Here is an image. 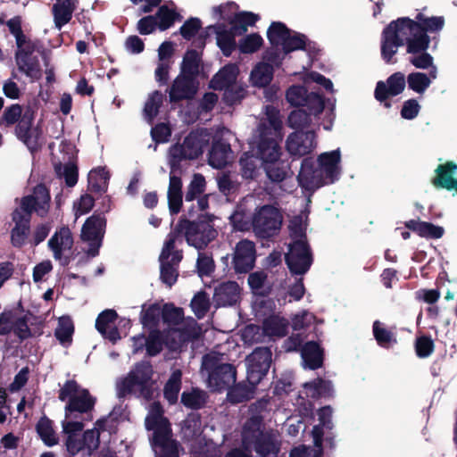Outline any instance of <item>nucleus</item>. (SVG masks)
I'll use <instances>...</instances> for the list:
<instances>
[{
    "mask_svg": "<svg viewBox=\"0 0 457 457\" xmlns=\"http://www.w3.org/2000/svg\"><path fill=\"white\" fill-rule=\"evenodd\" d=\"M302 358L304 367L315 370L322 364L323 352L317 343L309 342L302 349Z\"/></svg>",
    "mask_w": 457,
    "mask_h": 457,
    "instance_id": "nucleus-40",
    "label": "nucleus"
},
{
    "mask_svg": "<svg viewBox=\"0 0 457 457\" xmlns=\"http://www.w3.org/2000/svg\"><path fill=\"white\" fill-rule=\"evenodd\" d=\"M281 216L278 211L271 205L257 208L252 217V227L259 237H266L279 229Z\"/></svg>",
    "mask_w": 457,
    "mask_h": 457,
    "instance_id": "nucleus-17",
    "label": "nucleus"
},
{
    "mask_svg": "<svg viewBox=\"0 0 457 457\" xmlns=\"http://www.w3.org/2000/svg\"><path fill=\"white\" fill-rule=\"evenodd\" d=\"M73 245L71 233L68 228H62L49 239L48 246L56 260H62V255L71 250Z\"/></svg>",
    "mask_w": 457,
    "mask_h": 457,
    "instance_id": "nucleus-28",
    "label": "nucleus"
},
{
    "mask_svg": "<svg viewBox=\"0 0 457 457\" xmlns=\"http://www.w3.org/2000/svg\"><path fill=\"white\" fill-rule=\"evenodd\" d=\"M145 427L154 431V448L158 457H179V445L170 437V424L162 416L159 403H153L150 405Z\"/></svg>",
    "mask_w": 457,
    "mask_h": 457,
    "instance_id": "nucleus-6",
    "label": "nucleus"
},
{
    "mask_svg": "<svg viewBox=\"0 0 457 457\" xmlns=\"http://www.w3.org/2000/svg\"><path fill=\"white\" fill-rule=\"evenodd\" d=\"M456 172L457 164L453 161H446L436 168L431 184L436 189L454 191V194L457 195V179L454 177Z\"/></svg>",
    "mask_w": 457,
    "mask_h": 457,
    "instance_id": "nucleus-24",
    "label": "nucleus"
},
{
    "mask_svg": "<svg viewBox=\"0 0 457 457\" xmlns=\"http://www.w3.org/2000/svg\"><path fill=\"white\" fill-rule=\"evenodd\" d=\"M18 68L31 80H37L41 77V71L36 56L16 54Z\"/></svg>",
    "mask_w": 457,
    "mask_h": 457,
    "instance_id": "nucleus-41",
    "label": "nucleus"
},
{
    "mask_svg": "<svg viewBox=\"0 0 457 457\" xmlns=\"http://www.w3.org/2000/svg\"><path fill=\"white\" fill-rule=\"evenodd\" d=\"M175 237L174 234L168 236L159 258L161 262V278L169 287H171L177 281L178 271L176 265L179 264L182 258L181 253L174 250Z\"/></svg>",
    "mask_w": 457,
    "mask_h": 457,
    "instance_id": "nucleus-15",
    "label": "nucleus"
},
{
    "mask_svg": "<svg viewBox=\"0 0 457 457\" xmlns=\"http://www.w3.org/2000/svg\"><path fill=\"white\" fill-rule=\"evenodd\" d=\"M271 362V352L269 348L255 349L246 358L247 381L253 387L266 375Z\"/></svg>",
    "mask_w": 457,
    "mask_h": 457,
    "instance_id": "nucleus-20",
    "label": "nucleus"
},
{
    "mask_svg": "<svg viewBox=\"0 0 457 457\" xmlns=\"http://www.w3.org/2000/svg\"><path fill=\"white\" fill-rule=\"evenodd\" d=\"M333 385L330 381L317 378L312 382L305 383L301 396L304 395L306 397H328L333 395Z\"/></svg>",
    "mask_w": 457,
    "mask_h": 457,
    "instance_id": "nucleus-37",
    "label": "nucleus"
},
{
    "mask_svg": "<svg viewBox=\"0 0 457 457\" xmlns=\"http://www.w3.org/2000/svg\"><path fill=\"white\" fill-rule=\"evenodd\" d=\"M205 189V179L201 174H195L191 180L187 192L186 194V201H193L197 195L204 193Z\"/></svg>",
    "mask_w": 457,
    "mask_h": 457,
    "instance_id": "nucleus-61",
    "label": "nucleus"
},
{
    "mask_svg": "<svg viewBox=\"0 0 457 457\" xmlns=\"http://www.w3.org/2000/svg\"><path fill=\"white\" fill-rule=\"evenodd\" d=\"M181 384V372L177 370L172 372L164 387V396L170 403L178 400Z\"/></svg>",
    "mask_w": 457,
    "mask_h": 457,
    "instance_id": "nucleus-55",
    "label": "nucleus"
},
{
    "mask_svg": "<svg viewBox=\"0 0 457 457\" xmlns=\"http://www.w3.org/2000/svg\"><path fill=\"white\" fill-rule=\"evenodd\" d=\"M263 59L266 62L257 63L250 74V82L254 87H264L270 83L273 78V65L279 66L283 56L270 50L266 52Z\"/></svg>",
    "mask_w": 457,
    "mask_h": 457,
    "instance_id": "nucleus-21",
    "label": "nucleus"
},
{
    "mask_svg": "<svg viewBox=\"0 0 457 457\" xmlns=\"http://www.w3.org/2000/svg\"><path fill=\"white\" fill-rule=\"evenodd\" d=\"M286 97L292 105L307 107L314 116L320 113L324 108L323 98L316 93L307 94L303 87H290L287 91Z\"/></svg>",
    "mask_w": 457,
    "mask_h": 457,
    "instance_id": "nucleus-22",
    "label": "nucleus"
},
{
    "mask_svg": "<svg viewBox=\"0 0 457 457\" xmlns=\"http://www.w3.org/2000/svg\"><path fill=\"white\" fill-rule=\"evenodd\" d=\"M163 322L170 327V331L165 337V344L172 350L177 349L180 344L191 337H196L197 333L193 334L182 331L180 321L183 320V312L180 308H176L171 304H165L162 309Z\"/></svg>",
    "mask_w": 457,
    "mask_h": 457,
    "instance_id": "nucleus-13",
    "label": "nucleus"
},
{
    "mask_svg": "<svg viewBox=\"0 0 457 457\" xmlns=\"http://www.w3.org/2000/svg\"><path fill=\"white\" fill-rule=\"evenodd\" d=\"M432 79L429 73L425 74L417 71L408 75L407 83L411 90L416 94L422 95L430 86Z\"/></svg>",
    "mask_w": 457,
    "mask_h": 457,
    "instance_id": "nucleus-51",
    "label": "nucleus"
},
{
    "mask_svg": "<svg viewBox=\"0 0 457 457\" xmlns=\"http://www.w3.org/2000/svg\"><path fill=\"white\" fill-rule=\"evenodd\" d=\"M405 227L419 235L420 237L426 238H441L445 235L444 227L435 225L431 222L420 221L416 220H411L405 222Z\"/></svg>",
    "mask_w": 457,
    "mask_h": 457,
    "instance_id": "nucleus-33",
    "label": "nucleus"
},
{
    "mask_svg": "<svg viewBox=\"0 0 457 457\" xmlns=\"http://www.w3.org/2000/svg\"><path fill=\"white\" fill-rule=\"evenodd\" d=\"M105 227V220L100 215L88 218L81 229V239L87 245L86 253L89 258L99 253Z\"/></svg>",
    "mask_w": 457,
    "mask_h": 457,
    "instance_id": "nucleus-18",
    "label": "nucleus"
},
{
    "mask_svg": "<svg viewBox=\"0 0 457 457\" xmlns=\"http://www.w3.org/2000/svg\"><path fill=\"white\" fill-rule=\"evenodd\" d=\"M76 8L75 0H62L57 2L53 6L54 21L55 27L60 29L63 25L68 23L72 16V12Z\"/></svg>",
    "mask_w": 457,
    "mask_h": 457,
    "instance_id": "nucleus-38",
    "label": "nucleus"
},
{
    "mask_svg": "<svg viewBox=\"0 0 457 457\" xmlns=\"http://www.w3.org/2000/svg\"><path fill=\"white\" fill-rule=\"evenodd\" d=\"M178 229L184 234L187 244L198 250L204 248L217 235L216 230L208 221L195 223L182 220L178 225Z\"/></svg>",
    "mask_w": 457,
    "mask_h": 457,
    "instance_id": "nucleus-14",
    "label": "nucleus"
},
{
    "mask_svg": "<svg viewBox=\"0 0 457 457\" xmlns=\"http://www.w3.org/2000/svg\"><path fill=\"white\" fill-rule=\"evenodd\" d=\"M182 182L179 177L170 175L168 188V203L170 211L173 213L179 212L182 205Z\"/></svg>",
    "mask_w": 457,
    "mask_h": 457,
    "instance_id": "nucleus-42",
    "label": "nucleus"
},
{
    "mask_svg": "<svg viewBox=\"0 0 457 457\" xmlns=\"http://www.w3.org/2000/svg\"><path fill=\"white\" fill-rule=\"evenodd\" d=\"M154 370L148 361L136 364L127 376L120 378L116 383L119 397L134 395L137 397L149 399L153 395Z\"/></svg>",
    "mask_w": 457,
    "mask_h": 457,
    "instance_id": "nucleus-7",
    "label": "nucleus"
},
{
    "mask_svg": "<svg viewBox=\"0 0 457 457\" xmlns=\"http://www.w3.org/2000/svg\"><path fill=\"white\" fill-rule=\"evenodd\" d=\"M62 430L67 435L66 447L68 452L75 455L84 448L83 440L79 438L77 433L83 429V424L79 420H62Z\"/></svg>",
    "mask_w": 457,
    "mask_h": 457,
    "instance_id": "nucleus-29",
    "label": "nucleus"
},
{
    "mask_svg": "<svg viewBox=\"0 0 457 457\" xmlns=\"http://www.w3.org/2000/svg\"><path fill=\"white\" fill-rule=\"evenodd\" d=\"M290 31L283 23L273 22L268 29L267 36L274 47H281L283 49Z\"/></svg>",
    "mask_w": 457,
    "mask_h": 457,
    "instance_id": "nucleus-48",
    "label": "nucleus"
},
{
    "mask_svg": "<svg viewBox=\"0 0 457 457\" xmlns=\"http://www.w3.org/2000/svg\"><path fill=\"white\" fill-rule=\"evenodd\" d=\"M311 112L308 114L303 110L293 111L288 117V125L293 129L304 128L311 123Z\"/></svg>",
    "mask_w": 457,
    "mask_h": 457,
    "instance_id": "nucleus-63",
    "label": "nucleus"
},
{
    "mask_svg": "<svg viewBox=\"0 0 457 457\" xmlns=\"http://www.w3.org/2000/svg\"><path fill=\"white\" fill-rule=\"evenodd\" d=\"M409 62L416 69L429 70V75L432 79L437 77V68L434 65V57L427 51L410 53Z\"/></svg>",
    "mask_w": 457,
    "mask_h": 457,
    "instance_id": "nucleus-43",
    "label": "nucleus"
},
{
    "mask_svg": "<svg viewBox=\"0 0 457 457\" xmlns=\"http://www.w3.org/2000/svg\"><path fill=\"white\" fill-rule=\"evenodd\" d=\"M200 62L201 57L197 51H187L183 59L181 74L193 79L200 72Z\"/></svg>",
    "mask_w": 457,
    "mask_h": 457,
    "instance_id": "nucleus-46",
    "label": "nucleus"
},
{
    "mask_svg": "<svg viewBox=\"0 0 457 457\" xmlns=\"http://www.w3.org/2000/svg\"><path fill=\"white\" fill-rule=\"evenodd\" d=\"M240 296V288L236 282L228 281L220 285L214 293V301L220 306L232 305Z\"/></svg>",
    "mask_w": 457,
    "mask_h": 457,
    "instance_id": "nucleus-32",
    "label": "nucleus"
},
{
    "mask_svg": "<svg viewBox=\"0 0 457 457\" xmlns=\"http://www.w3.org/2000/svg\"><path fill=\"white\" fill-rule=\"evenodd\" d=\"M414 22H418L421 29L427 34L439 33L445 27V19L444 16H431L427 17L423 13L419 12L416 18L413 19Z\"/></svg>",
    "mask_w": 457,
    "mask_h": 457,
    "instance_id": "nucleus-45",
    "label": "nucleus"
},
{
    "mask_svg": "<svg viewBox=\"0 0 457 457\" xmlns=\"http://www.w3.org/2000/svg\"><path fill=\"white\" fill-rule=\"evenodd\" d=\"M305 43L306 39L303 35H301L295 31L291 30L282 49L284 54L293 51L303 49L305 46Z\"/></svg>",
    "mask_w": 457,
    "mask_h": 457,
    "instance_id": "nucleus-60",
    "label": "nucleus"
},
{
    "mask_svg": "<svg viewBox=\"0 0 457 457\" xmlns=\"http://www.w3.org/2000/svg\"><path fill=\"white\" fill-rule=\"evenodd\" d=\"M317 145L316 135L313 131H296L291 133L286 141V149L295 157H302L311 154Z\"/></svg>",
    "mask_w": 457,
    "mask_h": 457,
    "instance_id": "nucleus-23",
    "label": "nucleus"
},
{
    "mask_svg": "<svg viewBox=\"0 0 457 457\" xmlns=\"http://www.w3.org/2000/svg\"><path fill=\"white\" fill-rule=\"evenodd\" d=\"M73 323L69 317H61L58 320V326L55 328V337L61 342V344L66 345L71 341V336L73 334Z\"/></svg>",
    "mask_w": 457,
    "mask_h": 457,
    "instance_id": "nucleus-56",
    "label": "nucleus"
},
{
    "mask_svg": "<svg viewBox=\"0 0 457 457\" xmlns=\"http://www.w3.org/2000/svg\"><path fill=\"white\" fill-rule=\"evenodd\" d=\"M104 430H108L110 433L114 431L113 418L112 416L97 420L94 429L87 430L84 433V447H87L89 452L96 449L99 444L100 432H104Z\"/></svg>",
    "mask_w": 457,
    "mask_h": 457,
    "instance_id": "nucleus-31",
    "label": "nucleus"
},
{
    "mask_svg": "<svg viewBox=\"0 0 457 457\" xmlns=\"http://www.w3.org/2000/svg\"><path fill=\"white\" fill-rule=\"evenodd\" d=\"M203 370L209 373V386L217 391L229 388L235 384L236 370L234 367L228 363L215 365V357L208 354L203 358Z\"/></svg>",
    "mask_w": 457,
    "mask_h": 457,
    "instance_id": "nucleus-12",
    "label": "nucleus"
},
{
    "mask_svg": "<svg viewBox=\"0 0 457 457\" xmlns=\"http://www.w3.org/2000/svg\"><path fill=\"white\" fill-rule=\"evenodd\" d=\"M34 112L27 108L22 112L21 106L15 104L6 108L2 116V122L7 126L18 122L15 129L16 136L21 140L30 151H34L39 145V132L32 129Z\"/></svg>",
    "mask_w": 457,
    "mask_h": 457,
    "instance_id": "nucleus-8",
    "label": "nucleus"
},
{
    "mask_svg": "<svg viewBox=\"0 0 457 457\" xmlns=\"http://www.w3.org/2000/svg\"><path fill=\"white\" fill-rule=\"evenodd\" d=\"M373 335L378 344L382 347L389 348L397 343L395 334L388 330L385 324L378 320L373 323Z\"/></svg>",
    "mask_w": 457,
    "mask_h": 457,
    "instance_id": "nucleus-49",
    "label": "nucleus"
},
{
    "mask_svg": "<svg viewBox=\"0 0 457 457\" xmlns=\"http://www.w3.org/2000/svg\"><path fill=\"white\" fill-rule=\"evenodd\" d=\"M63 162V164L62 162L54 164L55 171L60 177L64 178L69 187H73L78 179L77 167L71 161Z\"/></svg>",
    "mask_w": 457,
    "mask_h": 457,
    "instance_id": "nucleus-57",
    "label": "nucleus"
},
{
    "mask_svg": "<svg viewBox=\"0 0 457 457\" xmlns=\"http://www.w3.org/2000/svg\"><path fill=\"white\" fill-rule=\"evenodd\" d=\"M59 397L62 401H68L63 420H79L78 414L89 411L95 404V400L89 395L88 391L80 388L74 381H69L64 385Z\"/></svg>",
    "mask_w": 457,
    "mask_h": 457,
    "instance_id": "nucleus-9",
    "label": "nucleus"
},
{
    "mask_svg": "<svg viewBox=\"0 0 457 457\" xmlns=\"http://www.w3.org/2000/svg\"><path fill=\"white\" fill-rule=\"evenodd\" d=\"M238 73L237 64H228L211 81L212 88L225 90L224 98L228 104H233L244 97V89L237 83Z\"/></svg>",
    "mask_w": 457,
    "mask_h": 457,
    "instance_id": "nucleus-11",
    "label": "nucleus"
},
{
    "mask_svg": "<svg viewBox=\"0 0 457 457\" xmlns=\"http://www.w3.org/2000/svg\"><path fill=\"white\" fill-rule=\"evenodd\" d=\"M414 348H416V354L418 357L426 358L434 352L435 344L429 337L421 336L416 338Z\"/></svg>",
    "mask_w": 457,
    "mask_h": 457,
    "instance_id": "nucleus-62",
    "label": "nucleus"
},
{
    "mask_svg": "<svg viewBox=\"0 0 457 457\" xmlns=\"http://www.w3.org/2000/svg\"><path fill=\"white\" fill-rule=\"evenodd\" d=\"M255 246L252 241L242 240L236 245L233 265L235 270L239 273H245L252 270L255 263Z\"/></svg>",
    "mask_w": 457,
    "mask_h": 457,
    "instance_id": "nucleus-25",
    "label": "nucleus"
},
{
    "mask_svg": "<svg viewBox=\"0 0 457 457\" xmlns=\"http://www.w3.org/2000/svg\"><path fill=\"white\" fill-rule=\"evenodd\" d=\"M163 102V95L159 91H154L149 94L144 107V118L148 122H152L157 116L159 109Z\"/></svg>",
    "mask_w": 457,
    "mask_h": 457,
    "instance_id": "nucleus-50",
    "label": "nucleus"
},
{
    "mask_svg": "<svg viewBox=\"0 0 457 457\" xmlns=\"http://www.w3.org/2000/svg\"><path fill=\"white\" fill-rule=\"evenodd\" d=\"M230 155V148L228 144L215 142L209 154V164L216 169L224 167Z\"/></svg>",
    "mask_w": 457,
    "mask_h": 457,
    "instance_id": "nucleus-44",
    "label": "nucleus"
},
{
    "mask_svg": "<svg viewBox=\"0 0 457 457\" xmlns=\"http://www.w3.org/2000/svg\"><path fill=\"white\" fill-rule=\"evenodd\" d=\"M212 138L206 130H197L190 133L181 145H174L169 152V162L172 170L182 159H195L202 154L204 148Z\"/></svg>",
    "mask_w": 457,
    "mask_h": 457,
    "instance_id": "nucleus-10",
    "label": "nucleus"
},
{
    "mask_svg": "<svg viewBox=\"0 0 457 457\" xmlns=\"http://www.w3.org/2000/svg\"><path fill=\"white\" fill-rule=\"evenodd\" d=\"M312 436L313 438V446L307 447L305 445H300L295 447L290 453V457H321L323 432L319 427H313Z\"/></svg>",
    "mask_w": 457,
    "mask_h": 457,
    "instance_id": "nucleus-34",
    "label": "nucleus"
},
{
    "mask_svg": "<svg viewBox=\"0 0 457 457\" xmlns=\"http://www.w3.org/2000/svg\"><path fill=\"white\" fill-rule=\"evenodd\" d=\"M109 174L104 168H96L88 174V184L95 192H104L107 188Z\"/></svg>",
    "mask_w": 457,
    "mask_h": 457,
    "instance_id": "nucleus-53",
    "label": "nucleus"
},
{
    "mask_svg": "<svg viewBox=\"0 0 457 457\" xmlns=\"http://www.w3.org/2000/svg\"><path fill=\"white\" fill-rule=\"evenodd\" d=\"M258 16L250 12H237L231 21V29L237 34H242L247 30L249 27L254 25Z\"/></svg>",
    "mask_w": 457,
    "mask_h": 457,
    "instance_id": "nucleus-47",
    "label": "nucleus"
},
{
    "mask_svg": "<svg viewBox=\"0 0 457 457\" xmlns=\"http://www.w3.org/2000/svg\"><path fill=\"white\" fill-rule=\"evenodd\" d=\"M49 201L48 190L42 185L37 186L31 195L21 199L20 208L16 209L12 214V220L15 223L12 230L13 245L21 246L25 243L31 212H35L41 217L45 216L49 209Z\"/></svg>",
    "mask_w": 457,
    "mask_h": 457,
    "instance_id": "nucleus-3",
    "label": "nucleus"
},
{
    "mask_svg": "<svg viewBox=\"0 0 457 457\" xmlns=\"http://www.w3.org/2000/svg\"><path fill=\"white\" fill-rule=\"evenodd\" d=\"M341 161L339 148L320 154L315 168L310 159H304L298 174L299 185L303 189L313 192L321 187L334 184L341 177Z\"/></svg>",
    "mask_w": 457,
    "mask_h": 457,
    "instance_id": "nucleus-2",
    "label": "nucleus"
},
{
    "mask_svg": "<svg viewBox=\"0 0 457 457\" xmlns=\"http://www.w3.org/2000/svg\"><path fill=\"white\" fill-rule=\"evenodd\" d=\"M238 6L234 2H226L212 7L210 11L211 17L215 21L216 24L228 23L231 24Z\"/></svg>",
    "mask_w": 457,
    "mask_h": 457,
    "instance_id": "nucleus-39",
    "label": "nucleus"
},
{
    "mask_svg": "<svg viewBox=\"0 0 457 457\" xmlns=\"http://www.w3.org/2000/svg\"><path fill=\"white\" fill-rule=\"evenodd\" d=\"M181 402L186 407L198 409L205 402V393L198 389L184 392L181 395Z\"/></svg>",
    "mask_w": 457,
    "mask_h": 457,
    "instance_id": "nucleus-59",
    "label": "nucleus"
},
{
    "mask_svg": "<svg viewBox=\"0 0 457 457\" xmlns=\"http://www.w3.org/2000/svg\"><path fill=\"white\" fill-rule=\"evenodd\" d=\"M129 320H119L116 312L110 309L102 312L96 321L97 331L112 343H116L122 336H126L127 331H122L121 328H129Z\"/></svg>",
    "mask_w": 457,
    "mask_h": 457,
    "instance_id": "nucleus-16",
    "label": "nucleus"
},
{
    "mask_svg": "<svg viewBox=\"0 0 457 457\" xmlns=\"http://www.w3.org/2000/svg\"><path fill=\"white\" fill-rule=\"evenodd\" d=\"M162 311L158 304L144 305L141 312V322L144 327L152 328L160 320Z\"/></svg>",
    "mask_w": 457,
    "mask_h": 457,
    "instance_id": "nucleus-58",
    "label": "nucleus"
},
{
    "mask_svg": "<svg viewBox=\"0 0 457 457\" xmlns=\"http://www.w3.org/2000/svg\"><path fill=\"white\" fill-rule=\"evenodd\" d=\"M399 20L392 21L383 32L382 56L386 62H395L394 55L397 54L399 48Z\"/></svg>",
    "mask_w": 457,
    "mask_h": 457,
    "instance_id": "nucleus-26",
    "label": "nucleus"
},
{
    "mask_svg": "<svg viewBox=\"0 0 457 457\" xmlns=\"http://www.w3.org/2000/svg\"><path fill=\"white\" fill-rule=\"evenodd\" d=\"M399 93L400 76L398 73H395L387 79L386 84L381 81L377 84L375 96L380 102L385 101V106L389 107L390 104L386 100L397 96Z\"/></svg>",
    "mask_w": 457,
    "mask_h": 457,
    "instance_id": "nucleus-35",
    "label": "nucleus"
},
{
    "mask_svg": "<svg viewBox=\"0 0 457 457\" xmlns=\"http://www.w3.org/2000/svg\"><path fill=\"white\" fill-rule=\"evenodd\" d=\"M262 45V37L257 33H251L238 41L237 48L242 54H251L259 51Z\"/></svg>",
    "mask_w": 457,
    "mask_h": 457,
    "instance_id": "nucleus-52",
    "label": "nucleus"
},
{
    "mask_svg": "<svg viewBox=\"0 0 457 457\" xmlns=\"http://www.w3.org/2000/svg\"><path fill=\"white\" fill-rule=\"evenodd\" d=\"M287 320L279 315H271L268 317L264 320L262 326L264 336L271 339L285 337L287 335Z\"/></svg>",
    "mask_w": 457,
    "mask_h": 457,
    "instance_id": "nucleus-36",
    "label": "nucleus"
},
{
    "mask_svg": "<svg viewBox=\"0 0 457 457\" xmlns=\"http://www.w3.org/2000/svg\"><path fill=\"white\" fill-rule=\"evenodd\" d=\"M209 298L203 292L196 294L191 301V308L198 318L204 316L209 309Z\"/></svg>",
    "mask_w": 457,
    "mask_h": 457,
    "instance_id": "nucleus-64",
    "label": "nucleus"
},
{
    "mask_svg": "<svg viewBox=\"0 0 457 457\" xmlns=\"http://www.w3.org/2000/svg\"><path fill=\"white\" fill-rule=\"evenodd\" d=\"M209 33H215L218 46L226 56H229L237 46L235 40V33L231 29L228 30L226 25L215 24L207 28Z\"/></svg>",
    "mask_w": 457,
    "mask_h": 457,
    "instance_id": "nucleus-27",
    "label": "nucleus"
},
{
    "mask_svg": "<svg viewBox=\"0 0 457 457\" xmlns=\"http://www.w3.org/2000/svg\"><path fill=\"white\" fill-rule=\"evenodd\" d=\"M196 85L192 78L180 74L174 80L170 90V101H179L192 97L196 92Z\"/></svg>",
    "mask_w": 457,
    "mask_h": 457,
    "instance_id": "nucleus-30",
    "label": "nucleus"
},
{
    "mask_svg": "<svg viewBox=\"0 0 457 457\" xmlns=\"http://www.w3.org/2000/svg\"><path fill=\"white\" fill-rule=\"evenodd\" d=\"M281 129L282 121L278 111L272 106H266L253 144L257 147L267 176L275 182L282 181L288 173L287 165L280 160L278 143L282 138Z\"/></svg>",
    "mask_w": 457,
    "mask_h": 457,
    "instance_id": "nucleus-1",
    "label": "nucleus"
},
{
    "mask_svg": "<svg viewBox=\"0 0 457 457\" xmlns=\"http://www.w3.org/2000/svg\"><path fill=\"white\" fill-rule=\"evenodd\" d=\"M37 430L47 446L55 445L58 443V437L54 431L52 421L47 418H41L37 423Z\"/></svg>",
    "mask_w": 457,
    "mask_h": 457,
    "instance_id": "nucleus-54",
    "label": "nucleus"
},
{
    "mask_svg": "<svg viewBox=\"0 0 457 457\" xmlns=\"http://www.w3.org/2000/svg\"><path fill=\"white\" fill-rule=\"evenodd\" d=\"M402 34L406 36L405 45L408 53L427 51L431 37L427 35L418 22L410 17H402Z\"/></svg>",
    "mask_w": 457,
    "mask_h": 457,
    "instance_id": "nucleus-19",
    "label": "nucleus"
},
{
    "mask_svg": "<svg viewBox=\"0 0 457 457\" xmlns=\"http://www.w3.org/2000/svg\"><path fill=\"white\" fill-rule=\"evenodd\" d=\"M258 417L249 420L243 429L242 445L244 450L234 449L226 457H251L252 449L262 457H272L278 452V441L276 434L264 433Z\"/></svg>",
    "mask_w": 457,
    "mask_h": 457,
    "instance_id": "nucleus-4",
    "label": "nucleus"
},
{
    "mask_svg": "<svg viewBox=\"0 0 457 457\" xmlns=\"http://www.w3.org/2000/svg\"><path fill=\"white\" fill-rule=\"evenodd\" d=\"M293 243L286 254L287 264L293 274L303 275L312 265V255L305 239L306 221L302 217L295 218L289 225Z\"/></svg>",
    "mask_w": 457,
    "mask_h": 457,
    "instance_id": "nucleus-5",
    "label": "nucleus"
}]
</instances>
